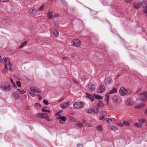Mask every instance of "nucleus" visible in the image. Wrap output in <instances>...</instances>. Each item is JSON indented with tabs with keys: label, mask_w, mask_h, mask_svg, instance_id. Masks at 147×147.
<instances>
[{
	"label": "nucleus",
	"mask_w": 147,
	"mask_h": 147,
	"mask_svg": "<svg viewBox=\"0 0 147 147\" xmlns=\"http://www.w3.org/2000/svg\"><path fill=\"white\" fill-rule=\"evenodd\" d=\"M9 0H0V1L1 2H8V1Z\"/></svg>",
	"instance_id": "obj_52"
},
{
	"label": "nucleus",
	"mask_w": 147,
	"mask_h": 147,
	"mask_svg": "<svg viewBox=\"0 0 147 147\" xmlns=\"http://www.w3.org/2000/svg\"><path fill=\"white\" fill-rule=\"evenodd\" d=\"M117 92V89L113 87L112 89L108 93V94H111L116 93Z\"/></svg>",
	"instance_id": "obj_21"
},
{
	"label": "nucleus",
	"mask_w": 147,
	"mask_h": 147,
	"mask_svg": "<svg viewBox=\"0 0 147 147\" xmlns=\"http://www.w3.org/2000/svg\"><path fill=\"white\" fill-rule=\"evenodd\" d=\"M109 119V118H106L105 119L104 121L105 120H106L107 121V122H108L109 121V119Z\"/></svg>",
	"instance_id": "obj_55"
},
{
	"label": "nucleus",
	"mask_w": 147,
	"mask_h": 147,
	"mask_svg": "<svg viewBox=\"0 0 147 147\" xmlns=\"http://www.w3.org/2000/svg\"><path fill=\"white\" fill-rule=\"evenodd\" d=\"M89 89L91 91H93L95 90V88L94 85H92L88 86Z\"/></svg>",
	"instance_id": "obj_26"
},
{
	"label": "nucleus",
	"mask_w": 147,
	"mask_h": 147,
	"mask_svg": "<svg viewBox=\"0 0 147 147\" xmlns=\"http://www.w3.org/2000/svg\"><path fill=\"white\" fill-rule=\"evenodd\" d=\"M12 96L14 97L15 100H17L19 98V96L18 94L16 92H14L12 93Z\"/></svg>",
	"instance_id": "obj_20"
},
{
	"label": "nucleus",
	"mask_w": 147,
	"mask_h": 147,
	"mask_svg": "<svg viewBox=\"0 0 147 147\" xmlns=\"http://www.w3.org/2000/svg\"><path fill=\"white\" fill-rule=\"evenodd\" d=\"M19 137V136L18 134H16V136L15 137V138H18Z\"/></svg>",
	"instance_id": "obj_58"
},
{
	"label": "nucleus",
	"mask_w": 147,
	"mask_h": 147,
	"mask_svg": "<svg viewBox=\"0 0 147 147\" xmlns=\"http://www.w3.org/2000/svg\"><path fill=\"white\" fill-rule=\"evenodd\" d=\"M94 96L96 99H101L102 98L101 96L98 95L94 94Z\"/></svg>",
	"instance_id": "obj_33"
},
{
	"label": "nucleus",
	"mask_w": 147,
	"mask_h": 147,
	"mask_svg": "<svg viewBox=\"0 0 147 147\" xmlns=\"http://www.w3.org/2000/svg\"><path fill=\"white\" fill-rule=\"evenodd\" d=\"M59 16V15L57 14H55L54 15V16L55 17H58Z\"/></svg>",
	"instance_id": "obj_56"
},
{
	"label": "nucleus",
	"mask_w": 147,
	"mask_h": 147,
	"mask_svg": "<svg viewBox=\"0 0 147 147\" xmlns=\"http://www.w3.org/2000/svg\"><path fill=\"white\" fill-rule=\"evenodd\" d=\"M4 136L2 134H0V138L1 137H3Z\"/></svg>",
	"instance_id": "obj_64"
},
{
	"label": "nucleus",
	"mask_w": 147,
	"mask_h": 147,
	"mask_svg": "<svg viewBox=\"0 0 147 147\" xmlns=\"http://www.w3.org/2000/svg\"><path fill=\"white\" fill-rule=\"evenodd\" d=\"M11 133L9 131L6 132L4 137L5 141L9 142L11 140L12 138L11 136Z\"/></svg>",
	"instance_id": "obj_9"
},
{
	"label": "nucleus",
	"mask_w": 147,
	"mask_h": 147,
	"mask_svg": "<svg viewBox=\"0 0 147 147\" xmlns=\"http://www.w3.org/2000/svg\"><path fill=\"white\" fill-rule=\"evenodd\" d=\"M27 43L26 41H25L24 42L22 43L19 47V49H21L25 46Z\"/></svg>",
	"instance_id": "obj_32"
},
{
	"label": "nucleus",
	"mask_w": 147,
	"mask_h": 147,
	"mask_svg": "<svg viewBox=\"0 0 147 147\" xmlns=\"http://www.w3.org/2000/svg\"><path fill=\"white\" fill-rule=\"evenodd\" d=\"M108 119H109V121L110 122L112 121V118H109Z\"/></svg>",
	"instance_id": "obj_60"
},
{
	"label": "nucleus",
	"mask_w": 147,
	"mask_h": 147,
	"mask_svg": "<svg viewBox=\"0 0 147 147\" xmlns=\"http://www.w3.org/2000/svg\"><path fill=\"white\" fill-rule=\"evenodd\" d=\"M111 130L113 131H115L118 130L117 128L115 126H112L111 127Z\"/></svg>",
	"instance_id": "obj_30"
},
{
	"label": "nucleus",
	"mask_w": 147,
	"mask_h": 147,
	"mask_svg": "<svg viewBox=\"0 0 147 147\" xmlns=\"http://www.w3.org/2000/svg\"><path fill=\"white\" fill-rule=\"evenodd\" d=\"M77 146H82V145L81 144H78L77 145Z\"/></svg>",
	"instance_id": "obj_63"
},
{
	"label": "nucleus",
	"mask_w": 147,
	"mask_h": 147,
	"mask_svg": "<svg viewBox=\"0 0 147 147\" xmlns=\"http://www.w3.org/2000/svg\"><path fill=\"white\" fill-rule=\"evenodd\" d=\"M104 117L103 116H102L99 117V119L101 120H102L104 119Z\"/></svg>",
	"instance_id": "obj_53"
},
{
	"label": "nucleus",
	"mask_w": 147,
	"mask_h": 147,
	"mask_svg": "<svg viewBox=\"0 0 147 147\" xmlns=\"http://www.w3.org/2000/svg\"><path fill=\"white\" fill-rule=\"evenodd\" d=\"M56 115H57L58 116H59V117H57V119H61V121H65L67 119L66 118L65 116H60V115L58 114H56Z\"/></svg>",
	"instance_id": "obj_15"
},
{
	"label": "nucleus",
	"mask_w": 147,
	"mask_h": 147,
	"mask_svg": "<svg viewBox=\"0 0 147 147\" xmlns=\"http://www.w3.org/2000/svg\"><path fill=\"white\" fill-rule=\"evenodd\" d=\"M29 94L32 96V97L34 96L35 95V94L31 92H29Z\"/></svg>",
	"instance_id": "obj_50"
},
{
	"label": "nucleus",
	"mask_w": 147,
	"mask_h": 147,
	"mask_svg": "<svg viewBox=\"0 0 147 147\" xmlns=\"http://www.w3.org/2000/svg\"><path fill=\"white\" fill-rule=\"evenodd\" d=\"M41 110L42 112H48V113H49L50 112V111L49 110H45L43 109H41Z\"/></svg>",
	"instance_id": "obj_42"
},
{
	"label": "nucleus",
	"mask_w": 147,
	"mask_h": 147,
	"mask_svg": "<svg viewBox=\"0 0 147 147\" xmlns=\"http://www.w3.org/2000/svg\"><path fill=\"white\" fill-rule=\"evenodd\" d=\"M42 113H38L36 115V117H39L42 118Z\"/></svg>",
	"instance_id": "obj_39"
},
{
	"label": "nucleus",
	"mask_w": 147,
	"mask_h": 147,
	"mask_svg": "<svg viewBox=\"0 0 147 147\" xmlns=\"http://www.w3.org/2000/svg\"><path fill=\"white\" fill-rule=\"evenodd\" d=\"M34 107L36 109H39L41 107L40 105L38 103H35L34 105Z\"/></svg>",
	"instance_id": "obj_28"
},
{
	"label": "nucleus",
	"mask_w": 147,
	"mask_h": 147,
	"mask_svg": "<svg viewBox=\"0 0 147 147\" xmlns=\"http://www.w3.org/2000/svg\"><path fill=\"white\" fill-rule=\"evenodd\" d=\"M141 6L144 9L143 10L144 13L146 14L147 17V0H143L141 3Z\"/></svg>",
	"instance_id": "obj_3"
},
{
	"label": "nucleus",
	"mask_w": 147,
	"mask_h": 147,
	"mask_svg": "<svg viewBox=\"0 0 147 147\" xmlns=\"http://www.w3.org/2000/svg\"><path fill=\"white\" fill-rule=\"evenodd\" d=\"M70 120L72 122H74L76 121V119L74 118H72L70 119Z\"/></svg>",
	"instance_id": "obj_48"
},
{
	"label": "nucleus",
	"mask_w": 147,
	"mask_h": 147,
	"mask_svg": "<svg viewBox=\"0 0 147 147\" xmlns=\"http://www.w3.org/2000/svg\"><path fill=\"white\" fill-rule=\"evenodd\" d=\"M43 102L44 104L46 105H48L49 104L48 102L45 99H44L43 100Z\"/></svg>",
	"instance_id": "obj_37"
},
{
	"label": "nucleus",
	"mask_w": 147,
	"mask_h": 147,
	"mask_svg": "<svg viewBox=\"0 0 147 147\" xmlns=\"http://www.w3.org/2000/svg\"><path fill=\"white\" fill-rule=\"evenodd\" d=\"M109 94H108V93L105 95V102L107 103L108 104V101L109 99Z\"/></svg>",
	"instance_id": "obj_25"
},
{
	"label": "nucleus",
	"mask_w": 147,
	"mask_h": 147,
	"mask_svg": "<svg viewBox=\"0 0 147 147\" xmlns=\"http://www.w3.org/2000/svg\"><path fill=\"white\" fill-rule=\"evenodd\" d=\"M87 125L88 127H92V125L90 124H87V125Z\"/></svg>",
	"instance_id": "obj_59"
},
{
	"label": "nucleus",
	"mask_w": 147,
	"mask_h": 147,
	"mask_svg": "<svg viewBox=\"0 0 147 147\" xmlns=\"http://www.w3.org/2000/svg\"><path fill=\"white\" fill-rule=\"evenodd\" d=\"M138 121L140 123H144L146 122V120L144 119H138Z\"/></svg>",
	"instance_id": "obj_34"
},
{
	"label": "nucleus",
	"mask_w": 147,
	"mask_h": 147,
	"mask_svg": "<svg viewBox=\"0 0 147 147\" xmlns=\"http://www.w3.org/2000/svg\"><path fill=\"white\" fill-rule=\"evenodd\" d=\"M42 118L45 119L46 120L49 121L48 115L46 114L45 113H42Z\"/></svg>",
	"instance_id": "obj_19"
},
{
	"label": "nucleus",
	"mask_w": 147,
	"mask_h": 147,
	"mask_svg": "<svg viewBox=\"0 0 147 147\" xmlns=\"http://www.w3.org/2000/svg\"><path fill=\"white\" fill-rule=\"evenodd\" d=\"M117 125L119 126L122 127L123 126V124L122 123L119 122L117 123Z\"/></svg>",
	"instance_id": "obj_43"
},
{
	"label": "nucleus",
	"mask_w": 147,
	"mask_h": 147,
	"mask_svg": "<svg viewBox=\"0 0 147 147\" xmlns=\"http://www.w3.org/2000/svg\"><path fill=\"white\" fill-rule=\"evenodd\" d=\"M141 108L145 106V104L144 103H142L140 104Z\"/></svg>",
	"instance_id": "obj_45"
},
{
	"label": "nucleus",
	"mask_w": 147,
	"mask_h": 147,
	"mask_svg": "<svg viewBox=\"0 0 147 147\" xmlns=\"http://www.w3.org/2000/svg\"><path fill=\"white\" fill-rule=\"evenodd\" d=\"M86 78L85 76H84L83 77H82L81 78V79H82V81H85L86 80Z\"/></svg>",
	"instance_id": "obj_46"
},
{
	"label": "nucleus",
	"mask_w": 147,
	"mask_h": 147,
	"mask_svg": "<svg viewBox=\"0 0 147 147\" xmlns=\"http://www.w3.org/2000/svg\"><path fill=\"white\" fill-rule=\"evenodd\" d=\"M13 86L14 87H17V86H16V85L15 84V83H14L13 84Z\"/></svg>",
	"instance_id": "obj_61"
},
{
	"label": "nucleus",
	"mask_w": 147,
	"mask_h": 147,
	"mask_svg": "<svg viewBox=\"0 0 147 147\" xmlns=\"http://www.w3.org/2000/svg\"><path fill=\"white\" fill-rule=\"evenodd\" d=\"M3 59L4 60V65H8L10 67H11L13 66V65L12 63H10V60L7 57H4Z\"/></svg>",
	"instance_id": "obj_10"
},
{
	"label": "nucleus",
	"mask_w": 147,
	"mask_h": 147,
	"mask_svg": "<svg viewBox=\"0 0 147 147\" xmlns=\"http://www.w3.org/2000/svg\"><path fill=\"white\" fill-rule=\"evenodd\" d=\"M125 1L127 3H130L131 1V0H125Z\"/></svg>",
	"instance_id": "obj_57"
},
{
	"label": "nucleus",
	"mask_w": 147,
	"mask_h": 147,
	"mask_svg": "<svg viewBox=\"0 0 147 147\" xmlns=\"http://www.w3.org/2000/svg\"><path fill=\"white\" fill-rule=\"evenodd\" d=\"M119 92L120 94L122 96H124L127 94H129L131 93L130 91H128L124 87H121L119 89Z\"/></svg>",
	"instance_id": "obj_2"
},
{
	"label": "nucleus",
	"mask_w": 147,
	"mask_h": 147,
	"mask_svg": "<svg viewBox=\"0 0 147 147\" xmlns=\"http://www.w3.org/2000/svg\"><path fill=\"white\" fill-rule=\"evenodd\" d=\"M84 103L82 102H75L73 104V106L74 108L78 109L81 108L83 107Z\"/></svg>",
	"instance_id": "obj_5"
},
{
	"label": "nucleus",
	"mask_w": 147,
	"mask_h": 147,
	"mask_svg": "<svg viewBox=\"0 0 147 147\" xmlns=\"http://www.w3.org/2000/svg\"><path fill=\"white\" fill-rule=\"evenodd\" d=\"M133 125L136 127L138 128H141L142 127V124L138 123H134Z\"/></svg>",
	"instance_id": "obj_24"
},
{
	"label": "nucleus",
	"mask_w": 147,
	"mask_h": 147,
	"mask_svg": "<svg viewBox=\"0 0 147 147\" xmlns=\"http://www.w3.org/2000/svg\"><path fill=\"white\" fill-rule=\"evenodd\" d=\"M126 105L128 106H131L133 105V102L131 98H129L126 101Z\"/></svg>",
	"instance_id": "obj_13"
},
{
	"label": "nucleus",
	"mask_w": 147,
	"mask_h": 147,
	"mask_svg": "<svg viewBox=\"0 0 147 147\" xmlns=\"http://www.w3.org/2000/svg\"><path fill=\"white\" fill-rule=\"evenodd\" d=\"M87 112L88 113H91L93 112V110L91 109H89L87 111Z\"/></svg>",
	"instance_id": "obj_40"
},
{
	"label": "nucleus",
	"mask_w": 147,
	"mask_h": 147,
	"mask_svg": "<svg viewBox=\"0 0 147 147\" xmlns=\"http://www.w3.org/2000/svg\"><path fill=\"white\" fill-rule=\"evenodd\" d=\"M75 124L77 126L80 128L82 127L83 126V123L82 122L78 121H76L75 123Z\"/></svg>",
	"instance_id": "obj_22"
},
{
	"label": "nucleus",
	"mask_w": 147,
	"mask_h": 147,
	"mask_svg": "<svg viewBox=\"0 0 147 147\" xmlns=\"http://www.w3.org/2000/svg\"><path fill=\"white\" fill-rule=\"evenodd\" d=\"M28 11L30 13L33 15L35 14L36 12V9L34 7L31 8L29 9Z\"/></svg>",
	"instance_id": "obj_17"
},
{
	"label": "nucleus",
	"mask_w": 147,
	"mask_h": 147,
	"mask_svg": "<svg viewBox=\"0 0 147 147\" xmlns=\"http://www.w3.org/2000/svg\"><path fill=\"white\" fill-rule=\"evenodd\" d=\"M10 81H11V83L12 84H13L14 83V82H13V80L11 78H10Z\"/></svg>",
	"instance_id": "obj_54"
},
{
	"label": "nucleus",
	"mask_w": 147,
	"mask_h": 147,
	"mask_svg": "<svg viewBox=\"0 0 147 147\" xmlns=\"http://www.w3.org/2000/svg\"><path fill=\"white\" fill-rule=\"evenodd\" d=\"M144 113L145 114H147V109L145 110Z\"/></svg>",
	"instance_id": "obj_62"
},
{
	"label": "nucleus",
	"mask_w": 147,
	"mask_h": 147,
	"mask_svg": "<svg viewBox=\"0 0 147 147\" xmlns=\"http://www.w3.org/2000/svg\"><path fill=\"white\" fill-rule=\"evenodd\" d=\"M133 7L134 8L136 9H139L140 7L139 3L137 2L134 3L133 4Z\"/></svg>",
	"instance_id": "obj_23"
},
{
	"label": "nucleus",
	"mask_w": 147,
	"mask_h": 147,
	"mask_svg": "<svg viewBox=\"0 0 147 147\" xmlns=\"http://www.w3.org/2000/svg\"><path fill=\"white\" fill-rule=\"evenodd\" d=\"M69 102H67L61 104L60 105V107L62 109H65L69 105Z\"/></svg>",
	"instance_id": "obj_14"
},
{
	"label": "nucleus",
	"mask_w": 147,
	"mask_h": 147,
	"mask_svg": "<svg viewBox=\"0 0 147 147\" xmlns=\"http://www.w3.org/2000/svg\"><path fill=\"white\" fill-rule=\"evenodd\" d=\"M102 114L103 116H106L107 115V113L106 111H103L102 113Z\"/></svg>",
	"instance_id": "obj_44"
},
{
	"label": "nucleus",
	"mask_w": 147,
	"mask_h": 147,
	"mask_svg": "<svg viewBox=\"0 0 147 147\" xmlns=\"http://www.w3.org/2000/svg\"><path fill=\"white\" fill-rule=\"evenodd\" d=\"M0 87L1 90L5 92H9L11 89L10 85L7 82L2 83Z\"/></svg>",
	"instance_id": "obj_1"
},
{
	"label": "nucleus",
	"mask_w": 147,
	"mask_h": 147,
	"mask_svg": "<svg viewBox=\"0 0 147 147\" xmlns=\"http://www.w3.org/2000/svg\"><path fill=\"white\" fill-rule=\"evenodd\" d=\"M7 65H4L5 67L3 70V72L4 73H5V72H6L8 70V68L7 67Z\"/></svg>",
	"instance_id": "obj_36"
},
{
	"label": "nucleus",
	"mask_w": 147,
	"mask_h": 147,
	"mask_svg": "<svg viewBox=\"0 0 147 147\" xmlns=\"http://www.w3.org/2000/svg\"><path fill=\"white\" fill-rule=\"evenodd\" d=\"M26 93V91L24 90H22V91H21V92L20 93V94H24Z\"/></svg>",
	"instance_id": "obj_49"
},
{
	"label": "nucleus",
	"mask_w": 147,
	"mask_h": 147,
	"mask_svg": "<svg viewBox=\"0 0 147 147\" xmlns=\"http://www.w3.org/2000/svg\"><path fill=\"white\" fill-rule=\"evenodd\" d=\"M139 98L142 101L146 102L147 100V92L140 94Z\"/></svg>",
	"instance_id": "obj_4"
},
{
	"label": "nucleus",
	"mask_w": 147,
	"mask_h": 147,
	"mask_svg": "<svg viewBox=\"0 0 147 147\" xmlns=\"http://www.w3.org/2000/svg\"><path fill=\"white\" fill-rule=\"evenodd\" d=\"M97 105L98 107H102L103 106V104L102 103V102L100 100H98V101Z\"/></svg>",
	"instance_id": "obj_31"
},
{
	"label": "nucleus",
	"mask_w": 147,
	"mask_h": 147,
	"mask_svg": "<svg viewBox=\"0 0 147 147\" xmlns=\"http://www.w3.org/2000/svg\"><path fill=\"white\" fill-rule=\"evenodd\" d=\"M86 97L89 98L91 101H93L94 100V96L88 93H86Z\"/></svg>",
	"instance_id": "obj_18"
},
{
	"label": "nucleus",
	"mask_w": 147,
	"mask_h": 147,
	"mask_svg": "<svg viewBox=\"0 0 147 147\" xmlns=\"http://www.w3.org/2000/svg\"><path fill=\"white\" fill-rule=\"evenodd\" d=\"M71 43L73 46L76 47H79L81 44L80 41L78 39H75L73 40L71 42Z\"/></svg>",
	"instance_id": "obj_6"
},
{
	"label": "nucleus",
	"mask_w": 147,
	"mask_h": 147,
	"mask_svg": "<svg viewBox=\"0 0 147 147\" xmlns=\"http://www.w3.org/2000/svg\"><path fill=\"white\" fill-rule=\"evenodd\" d=\"M93 112L94 113H95L98 112V108H96L94 110H93Z\"/></svg>",
	"instance_id": "obj_41"
},
{
	"label": "nucleus",
	"mask_w": 147,
	"mask_h": 147,
	"mask_svg": "<svg viewBox=\"0 0 147 147\" xmlns=\"http://www.w3.org/2000/svg\"><path fill=\"white\" fill-rule=\"evenodd\" d=\"M17 85L19 87H20L21 85V83L20 81H18L16 82Z\"/></svg>",
	"instance_id": "obj_38"
},
{
	"label": "nucleus",
	"mask_w": 147,
	"mask_h": 147,
	"mask_svg": "<svg viewBox=\"0 0 147 147\" xmlns=\"http://www.w3.org/2000/svg\"><path fill=\"white\" fill-rule=\"evenodd\" d=\"M105 90V86L104 85H101L98 89L97 92L98 93H101L104 92Z\"/></svg>",
	"instance_id": "obj_11"
},
{
	"label": "nucleus",
	"mask_w": 147,
	"mask_h": 147,
	"mask_svg": "<svg viewBox=\"0 0 147 147\" xmlns=\"http://www.w3.org/2000/svg\"><path fill=\"white\" fill-rule=\"evenodd\" d=\"M123 124H124L127 126H129V123L128 121H123Z\"/></svg>",
	"instance_id": "obj_35"
},
{
	"label": "nucleus",
	"mask_w": 147,
	"mask_h": 147,
	"mask_svg": "<svg viewBox=\"0 0 147 147\" xmlns=\"http://www.w3.org/2000/svg\"><path fill=\"white\" fill-rule=\"evenodd\" d=\"M112 100L113 102L117 103H119L121 102V98L119 96L117 95L114 96Z\"/></svg>",
	"instance_id": "obj_8"
},
{
	"label": "nucleus",
	"mask_w": 147,
	"mask_h": 147,
	"mask_svg": "<svg viewBox=\"0 0 147 147\" xmlns=\"http://www.w3.org/2000/svg\"><path fill=\"white\" fill-rule=\"evenodd\" d=\"M97 130L100 132L102 131V128L100 125H99L96 126Z\"/></svg>",
	"instance_id": "obj_27"
},
{
	"label": "nucleus",
	"mask_w": 147,
	"mask_h": 147,
	"mask_svg": "<svg viewBox=\"0 0 147 147\" xmlns=\"http://www.w3.org/2000/svg\"><path fill=\"white\" fill-rule=\"evenodd\" d=\"M30 90L32 92L34 93H39L41 92L40 89L36 87H31L30 88Z\"/></svg>",
	"instance_id": "obj_12"
},
{
	"label": "nucleus",
	"mask_w": 147,
	"mask_h": 147,
	"mask_svg": "<svg viewBox=\"0 0 147 147\" xmlns=\"http://www.w3.org/2000/svg\"><path fill=\"white\" fill-rule=\"evenodd\" d=\"M135 108L136 109H140L141 108L140 105H137L135 106Z\"/></svg>",
	"instance_id": "obj_47"
},
{
	"label": "nucleus",
	"mask_w": 147,
	"mask_h": 147,
	"mask_svg": "<svg viewBox=\"0 0 147 147\" xmlns=\"http://www.w3.org/2000/svg\"><path fill=\"white\" fill-rule=\"evenodd\" d=\"M104 81L106 84H110L112 82V80L110 78H107L105 79Z\"/></svg>",
	"instance_id": "obj_16"
},
{
	"label": "nucleus",
	"mask_w": 147,
	"mask_h": 147,
	"mask_svg": "<svg viewBox=\"0 0 147 147\" xmlns=\"http://www.w3.org/2000/svg\"><path fill=\"white\" fill-rule=\"evenodd\" d=\"M47 15L49 18H52L53 17V12L52 11H49Z\"/></svg>",
	"instance_id": "obj_29"
},
{
	"label": "nucleus",
	"mask_w": 147,
	"mask_h": 147,
	"mask_svg": "<svg viewBox=\"0 0 147 147\" xmlns=\"http://www.w3.org/2000/svg\"><path fill=\"white\" fill-rule=\"evenodd\" d=\"M59 35V32L55 29H52L51 31V36L52 37L55 38L57 37Z\"/></svg>",
	"instance_id": "obj_7"
},
{
	"label": "nucleus",
	"mask_w": 147,
	"mask_h": 147,
	"mask_svg": "<svg viewBox=\"0 0 147 147\" xmlns=\"http://www.w3.org/2000/svg\"><path fill=\"white\" fill-rule=\"evenodd\" d=\"M44 7L43 5L41 6L39 8L38 10H41L44 8Z\"/></svg>",
	"instance_id": "obj_51"
}]
</instances>
